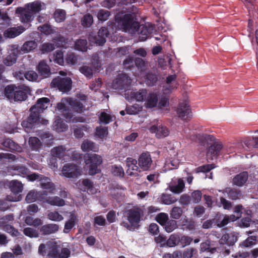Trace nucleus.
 I'll return each instance as SVG.
<instances>
[{"label":"nucleus","mask_w":258,"mask_h":258,"mask_svg":"<svg viewBox=\"0 0 258 258\" xmlns=\"http://www.w3.org/2000/svg\"><path fill=\"white\" fill-rule=\"evenodd\" d=\"M30 92L28 86L11 84L5 87L4 94L10 102H22L27 99Z\"/></svg>","instance_id":"1"},{"label":"nucleus","mask_w":258,"mask_h":258,"mask_svg":"<svg viewBox=\"0 0 258 258\" xmlns=\"http://www.w3.org/2000/svg\"><path fill=\"white\" fill-rule=\"evenodd\" d=\"M114 19L118 28L124 31L139 28V23L135 13H127L121 11L116 13Z\"/></svg>","instance_id":"2"},{"label":"nucleus","mask_w":258,"mask_h":258,"mask_svg":"<svg viewBox=\"0 0 258 258\" xmlns=\"http://www.w3.org/2000/svg\"><path fill=\"white\" fill-rule=\"evenodd\" d=\"M143 215V211L140 208L128 209L125 212L124 217L128 221L129 223L123 221L121 223L120 225L128 230H135L136 229L139 228V223Z\"/></svg>","instance_id":"3"},{"label":"nucleus","mask_w":258,"mask_h":258,"mask_svg":"<svg viewBox=\"0 0 258 258\" xmlns=\"http://www.w3.org/2000/svg\"><path fill=\"white\" fill-rule=\"evenodd\" d=\"M30 113L28 117L23 120L21 123L22 126L28 133L31 132L32 130L37 127L40 123L44 124H46L48 123L47 120L43 119H42V122H40V115L36 111H30Z\"/></svg>","instance_id":"4"},{"label":"nucleus","mask_w":258,"mask_h":258,"mask_svg":"<svg viewBox=\"0 0 258 258\" xmlns=\"http://www.w3.org/2000/svg\"><path fill=\"white\" fill-rule=\"evenodd\" d=\"M84 160L90 175H95L100 172L98 166L102 163L101 156L96 154L87 153L84 156Z\"/></svg>","instance_id":"5"},{"label":"nucleus","mask_w":258,"mask_h":258,"mask_svg":"<svg viewBox=\"0 0 258 258\" xmlns=\"http://www.w3.org/2000/svg\"><path fill=\"white\" fill-rule=\"evenodd\" d=\"M70 254L71 251L69 248H61L56 243H53L48 247L46 258H68Z\"/></svg>","instance_id":"6"},{"label":"nucleus","mask_w":258,"mask_h":258,"mask_svg":"<svg viewBox=\"0 0 258 258\" xmlns=\"http://www.w3.org/2000/svg\"><path fill=\"white\" fill-rule=\"evenodd\" d=\"M192 241V238L190 237L177 233L170 236L168 243L170 247L178 245L184 247L189 245Z\"/></svg>","instance_id":"7"},{"label":"nucleus","mask_w":258,"mask_h":258,"mask_svg":"<svg viewBox=\"0 0 258 258\" xmlns=\"http://www.w3.org/2000/svg\"><path fill=\"white\" fill-rule=\"evenodd\" d=\"M72 81L69 77L62 78L58 76L52 79L50 85L57 88L62 92H67L72 89Z\"/></svg>","instance_id":"8"},{"label":"nucleus","mask_w":258,"mask_h":258,"mask_svg":"<svg viewBox=\"0 0 258 258\" xmlns=\"http://www.w3.org/2000/svg\"><path fill=\"white\" fill-rule=\"evenodd\" d=\"M11 49L8 52L9 54L4 59L3 62L7 66L14 64L20 54V47L18 44L11 45Z\"/></svg>","instance_id":"9"},{"label":"nucleus","mask_w":258,"mask_h":258,"mask_svg":"<svg viewBox=\"0 0 258 258\" xmlns=\"http://www.w3.org/2000/svg\"><path fill=\"white\" fill-rule=\"evenodd\" d=\"M138 165L143 171H146L150 169L152 164L153 160L149 152H143L139 157Z\"/></svg>","instance_id":"10"},{"label":"nucleus","mask_w":258,"mask_h":258,"mask_svg":"<svg viewBox=\"0 0 258 258\" xmlns=\"http://www.w3.org/2000/svg\"><path fill=\"white\" fill-rule=\"evenodd\" d=\"M127 169L126 174L129 176H134L137 177L139 175V172H140V167L137 165L138 161L132 157H127L125 160Z\"/></svg>","instance_id":"11"},{"label":"nucleus","mask_w":258,"mask_h":258,"mask_svg":"<svg viewBox=\"0 0 258 258\" xmlns=\"http://www.w3.org/2000/svg\"><path fill=\"white\" fill-rule=\"evenodd\" d=\"M176 112L178 117L183 120L189 119L192 116L190 106L185 101L179 104Z\"/></svg>","instance_id":"12"},{"label":"nucleus","mask_w":258,"mask_h":258,"mask_svg":"<svg viewBox=\"0 0 258 258\" xmlns=\"http://www.w3.org/2000/svg\"><path fill=\"white\" fill-rule=\"evenodd\" d=\"M148 91L146 89H141L139 91H132L128 92L126 95L128 99H134L138 102H144L147 99Z\"/></svg>","instance_id":"13"},{"label":"nucleus","mask_w":258,"mask_h":258,"mask_svg":"<svg viewBox=\"0 0 258 258\" xmlns=\"http://www.w3.org/2000/svg\"><path fill=\"white\" fill-rule=\"evenodd\" d=\"M50 99L47 97L39 98L37 100L36 104L30 108V111H36L40 115V113L47 108Z\"/></svg>","instance_id":"14"},{"label":"nucleus","mask_w":258,"mask_h":258,"mask_svg":"<svg viewBox=\"0 0 258 258\" xmlns=\"http://www.w3.org/2000/svg\"><path fill=\"white\" fill-rule=\"evenodd\" d=\"M62 172L67 177H76L79 174L78 166L72 163H67L64 165Z\"/></svg>","instance_id":"15"},{"label":"nucleus","mask_w":258,"mask_h":258,"mask_svg":"<svg viewBox=\"0 0 258 258\" xmlns=\"http://www.w3.org/2000/svg\"><path fill=\"white\" fill-rule=\"evenodd\" d=\"M16 13L20 15L21 21L23 23H29L32 21L34 18V15L30 11L25 7H18L16 10Z\"/></svg>","instance_id":"16"},{"label":"nucleus","mask_w":258,"mask_h":258,"mask_svg":"<svg viewBox=\"0 0 258 258\" xmlns=\"http://www.w3.org/2000/svg\"><path fill=\"white\" fill-rule=\"evenodd\" d=\"M149 131L151 133H155L156 136L158 138L166 137L168 136L169 134L168 128L166 126L162 124L152 125L150 127Z\"/></svg>","instance_id":"17"},{"label":"nucleus","mask_w":258,"mask_h":258,"mask_svg":"<svg viewBox=\"0 0 258 258\" xmlns=\"http://www.w3.org/2000/svg\"><path fill=\"white\" fill-rule=\"evenodd\" d=\"M237 238L238 236L235 233H226L224 234L219 239V244L230 247L234 245L237 241Z\"/></svg>","instance_id":"18"},{"label":"nucleus","mask_w":258,"mask_h":258,"mask_svg":"<svg viewBox=\"0 0 258 258\" xmlns=\"http://www.w3.org/2000/svg\"><path fill=\"white\" fill-rule=\"evenodd\" d=\"M81 189L86 191L89 195H94L97 193V189L94 186L93 182L89 179H83L80 183Z\"/></svg>","instance_id":"19"},{"label":"nucleus","mask_w":258,"mask_h":258,"mask_svg":"<svg viewBox=\"0 0 258 258\" xmlns=\"http://www.w3.org/2000/svg\"><path fill=\"white\" fill-rule=\"evenodd\" d=\"M39 230L42 235H49L57 232L59 230V226L56 224H47L42 225Z\"/></svg>","instance_id":"20"},{"label":"nucleus","mask_w":258,"mask_h":258,"mask_svg":"<svg viewBox=\"0 0 258 258\" xmlns=\"http://www.w3.org/2000/svg\"><path fill=\"white\" fill-rule=\"evenodd\" d=\"M67 153V149L62 145L54 147L51 150V156H55L62 160H68L67 158H65L68 156Z\"/></svg>","instance_id":"21"},{"label":"nucleus","mask_w":258,"mask_h":258,"mask_svg":"<svg viewBox=\"0 0 258 258\" xmlns=\"http://www.w3.org/2000/svg\"><path fill=\"white\" fill-rule=\"evenodd\" d=\"M248 174L246 171H243L236 175L232 179V183L237 186H243L247 181Z\"/></svg>","instance_id":"22"},{"label":"nucleus","mask_w":258,"mask_h":258,"mask_svg":"<svg viewBox=\"0 0 258 258\" xmlns=\"http://www.w3.org/2000/svg\"><path fill=\"white\" fill-rule=\"evenodd\" d=\"M39 181L40 186L42 188L49 190L50 193H54V191L55 190V186L49 178L42 175L40 176Z\"/></svg>","instance_id":"23"},{"label":"nucleus","mask_w":258,"mask_h":258,"mask_svg":"<svg viewBox=\"0 0 258 258\" xmlns=\"http://www.w3.org/2000/svg\"><path fill=\"white\" fill-rule=\"evenodd\" d=\"M24 30L25 28L22 26L10 27L5 31L4 35L6 38H13L20 35Z\"/></svg>","instance_id":"24"},{"label":"nucleus","mask_w":258,"mask_h":258,"mask_svg":"<svg viewBox=\"0 0 258 258\" xmlns=\"http://www.w3.org/2000/svg\"><path fill=\"white\" fill-rule=\"evenodd\" d=\"M224 194L227 195V197L231 200H236L242 197L241 190L236 188L227 187L224 190Z\"/></svg>","instance_id":"25"},{"label":"nucleus","mask_w":258,"mask_h":258,"mask_svg":"<svg viewBox=\"0 0 258 258\" xmlns=\"http://www.w3.org/2000/svg\"><path fill=\"white\" fill-rule=\"evenodd\" d=\"M2 145L6 148V150L11 152H19L21 149V147L18 144L9 138L5 139L2 143Z\"/></svg>","instance_id":"26"},{"label":"nucleus","mask_w":258,"mask_h":258,"mask_svg":"<svg viewBox=\"0 0 258 258\" xmlns=\"http://www.w3.org/2000/svg\"><path fill=\"white\" fill-rule=\"evenodd\" d=\"M81 149L84 152L93 151L96 152L99 150V147L95 143L86 140L82 143Z\"/></svg>","instance_id":"27"},{"label":"nucleus","mask_w":258,"mask_h":258,"mask_svg":"<svg viewBox=\"0 0 258 258\" xmlns=\"http://www.w3.org/2000/svg\"><path fill=\"white\" fill-rule=\"evenodd\" d=\"M158 95L155 93L149 92L148 94V97L145 105L146 108H152L156 106L158 103Z\"/></svg>","instance_id":"28"},{"label":"nucleus","mask_w":258,"mask_h":258,"mask_svg":"<svg viewBox=\"0 0 258 258\" xmlns=\"http://www.w3.org/2000/svg\"><path fill=\"white\" fill-rule=\"evenodd\" d=\"M67 102L71 106L72 109L78 112L82 113L84 110V105L79 100L77 99H73L69 98V100H67Z\"/></svg>","instance_id":"29"},{"label":"nucleus","mask_w":258,"mask_h":258,"mask_svg":"<svg viewBox=\"0 0 258 258\" xmlns=\"http://www.w3.org/2000/svg\"><path fill=\"white\" fill-rule=\"evenodd\" d=\"M53 128L57 132H62L66 131L68 128V125L58 116H57L53 123Z\"/></svg>","instance_id":"30"},{"label":"nucleus","mask_w":258,"mask_h":258,"mask_svg":"<svg viewBox=\"0 0 258 258\" xmlns=\"http://www.w3.org/2000/svg\"><path fill=\"white\" fill-rule=\"evenodd\" d=\"M38 73L43 77H47L50 75V70L49 66L44 60L41 61L38 66Z\"/></svg>","instance_id":"31"},{"label":"nucleus","mask_w":258,"mask_h":258,"mask_svg":"<svg viewBox=\"0 0 258 258\" xmlns=\"http://www.w3.org/2000/svg\"><path fill=\"white\" fill-rule=\"evenodd\" d=\"M37 46V43L34 40H30L25 42L20 47V53H27L35 49Z\"/></svg>","instance_id":"32"},{"label":"nucleus","mask_w":258,"mask_h":258,"mask_svg":"<svg viewBox=\"0 0 258 258\" xmlns=\"http://www.w3.org/2000/svg\"><path fill=\"white\" fill-rule=\"evenodd\" d=\"M1 226L3 227V229L6 232L9 233L13 237H17L20 235V233L13 226L7 224L5 222L2 221L1 223Z\"/></svg>","instance_id":"33"},{"label":"nucleus","mask_w":258,"mask_h":258,"mask_svg":"<svg viewBox=\"0 0 258 258\" xmlns=\"http://www.w3.org/2000/svg\"><path fill=\"white\" fill-rule=\"evenodd\" d=\"M10 170L15 171L16 172L15 174H19L22 177L27 176V174L29 173L30 172L29 170L27 168L23 165L13 166L12 167H8V171L9 172Z\"/></svg>","instance_id":"34"},{"label":"nucleus","mask_w":258,"mask_h":258,"mask_svg":"<svg viewBox=\"0 0 258 258\" xmlns=\"http://www.w3.org/2000/svg\"><path fill=\"white\" fill-rule=\"evenodd\" d=\"M65 203L63 199L58 196L49 197L47 200V204L53 206L62 207L65 205Z\"/></svg>","instance_id":"35"},{"label":"nucleus","mask_w":258,"mask_h":258,"mask_svg":"<svg viewBox=\"0 0 258 258\" xmlns=\"http://www.w3.org/2000/svg\"><path fill=\"white\" fill-rule=\"evenodd\" d=\"M140 29V33L142 36H140V40L142 41L145 40L149 35L151 34L152 31V27L147 26L146 25H143L139 26L138 28H137L136 30Z\"/></svg>","instance_id":"36"},{"label":"nucleus","mask_w":258,"mask_h":258,"mask_svg":"<svg viewBox=\"0 0 258 258\" xmlns=\"http://www.w3.org/2000/svg\"><path fill=\"white\" fill-rule=\"evenodd\" d=\"M125 78L127 79L128 76H127L125 74H123L114 79L112 82L113 87L115 89H124L126 84L125 83L124 80H122V79Z\"/></svg>","instance_id":"37"},{"label":"nucleus","mask_w":258,"mask_h":258,"mask_svg":"<svg viewBox=\"0 0 258 258\" xmlns=\"http://www.w3.org/2000/svg\"><path fill=\"white\" fill-rule=\"evenodd\" d=\"M25 7L30 11V12H32L33 15L41 10V4L39 1H35L31 3L27 4L25 5Z\"/></svg>","instance_id":"38"},{"label":"nucleus","mask_w":258,"mask_h":258,"mask_svg":"<svg viewBox=\"0 0 258 258\" xmlns=\"http://www.w3.org/2000/svg\"><path fill=\"white\" fill-rule=\"evenodd\" d=\"M143 109V107L138 104L132 105H127L125 108V112L130 115H136L139 113Z\"/></svg>","instance_id":"39"},{"label":"nucleus","mask_w":258,"mask_h":258,"mask_svg":"<svg viewBox=\"0 0 258 258\" xmlns=\"http://www.w3.org/2000/svg\"><path fill=\"white\" fill-rule=\"evenodd\" d=\"M184 187V181L181 178H179L178 180L177 184L170 186L169 189L173 193L180 194L183 191Z\"/></svg>","instance_id":"40"},{"label":"nucleus","mask_w":258,"mask_h":258,"mask_svg":"<svg viewBox=\"0 0 258 258\" xmlns=\"http://www.w3.org/2000/svg\"><path fill=\"white\" fill-rule=\"evenodd\" d=\"M222 148V144L215 143L210 146L207 154H210L212 157H217Z\"/></svg>","instance_id":"41"},{"label":"nucleus","mask_w":258,"mask_h":258,"mask_svg":"<svg viewBox=\"0 0 258 258\" xmlns=\"http://www.w3.org/2000/svg\"><path fill=\"white\" fill-rule=\"evenodd\" d=\"M77 217L75 214H72L70 219L66 222L63 229V232L68 233L75 225Z\"/></svg>","instance_id":"42"},{"label":"nucleus","mask_w":258,"mask_h":258,"mask_svg":"<svg viewBox=\"0 0 258 258\" xmlns=\"http://www.w3.org/2000/svg\"><path fill=\"white\" fill-rule=\"evenodd\" d=\"M63 115L68 122H82L83 118L82 117H74L73 113H72L68 108L66 111L63 112Z\"/></svg>","instance_id":"43"},{"label":"nucleus","mask_w":258,"mask_h":258,"mask_svg":"<svg viewBox=\"0 0 258 258\" xmlns=\"http://www.w3.org/2000/svg\"><path fill=\"white\" fill-rule=\"evenodd\" d=\"M157 81L158 77L155 74L149 73L145 76V83L149 86H153L155 85Z\"/></svg>","instance_id":"44"},{"label":"nucleus","mask_w":258,"mask_h":258,"mask_svg":"<svg viewBox=\"0 0 258 258\" xmlns=\"http://www.w3.org/2000/svg\"><path fill=\"white\" fill-rule=\"evenodd\" d=\"M29 144L33 151H38L41 146L39 139L35 137H31L29 139Z\"/></svg>","instance_id":"45"},{"label":"nucleus","mask_w":258,"mask_h":258,"mask_svg":"<svg viewBox=\"0 0 258 258\" xmlns=\"http://www.w3.org/2000/svg\"><path fill=\"white\" fill-rule=\"evenodd\" d=\"M10 188L14 193L18 194L22 191L23 187L21 182L17 180H12L10 182Z\"/></svg>","instance_id":"46"},{"label":"nucleus","mask_w":258,"mask_h":258,"mask_svg":"<svg viewBox=\"0 0 258 258\" xmlns=\"http://www.w3.org/2000/svg\"><path fill=\"white\" fill-rule=\"evenodd\" d=\"M163 226L165 231L170 233L172 232L177 227V222L175 220L168 219Z\"/></svg>","instance_id":"47"},{"label":"nucleus","mask_w":258,"mask_h":258,"mask_svg":"<svg viewBox=\"0 0 258 258\" xmlns=\"http://www.w3.org/2000/svg\"><path fill=\"white\" fill-rule=\"evenodd\" d=\"M108 127L97 126L95 128V135L100 139H103L108 135Z\"/></svg>","instance_id":"48"},{"label":"nucleus","mask_w":258,"mask_h":258,"mask_svg":"<svg viewBox=\"0 0 258 258\" xmlns=\"http://www.w3.org/2000/svg\"><path fill=\"white\" fill-rule=\"evenodd\" d=\"M112 121V116L105 112H101L99 116V122L100 124H107Z\"/></svg>","instance_id":"49"},{"label":"nucleus","mask_w":258,"mask_h":258,"mask_svg":"<svg viewBox=\"0 0 258 258\" xmlns=\"http://www.w3.org/2000/svg\"><path fill=\"white\" fill-rule=\"evenodd\" d=\"M68 159H71L73 161L79 162L82 158V154H80L76 151H72L71 149L67 150Z\"/></svg>","instance_id":"50"},{"label":"nucleus","mask_w":258,"mask_h":258,"mask_svg":"<svg viewBox=\"0 0 258 258\" xmlns=\"http://www.w3.org/2000/svg\"><path fill=\"white\" fill-rule=\"evenodd\" d=\"M110 15L111 14L109 11L104 9H100L97 12V17L99 21L104 22L108 20Z\"/></svg>","instance_id":"51"},{"label":"nucleus","mask_w":258,"mask_h":258,"mask_svg":"<svg viewBox=\"0 0 258 258\" xmlns=\"http://www.w3.org/2000/svg\"><path fill=\"white\" fill-rule=\"evenodd\" d=\"M87 41L85 39H79L75 42V49L82 51H86L87 49Z\"/></svg>","instance_id":"52"},{"label":"nucleus","mask_w":258,"mask_h":258,"mask_svg":"<svg viewBox=\"0 0 258 258\" xmlns=\"http://www.w3.org/2000/svg\"><path fill=\"white\" fill-rule=\"evenodd\" d=\"M66 13L64 10L58 9L54 13V18L56 22L60 23L66 19Z\"/></svg>","instance_id":"53"},{"label":"nucleus","mask_w":258,"mask_h":258,"mask_svg":"<svg viewBox=\"0 0 258 258\" xmlns=\"http://www.w3.org/2000/svg\"><path fill=\"white\" fill-rule=\"evenodd\" d=\"M24 234L30 238H37L39 237V233L38 231L32 228L27 227L23 229Z\"/></svg>","instance_id":"54"},{"label":"nucleus","mask_w":258,"mask_h":258,"mask_svg":"<svg viewBox=\"0 0 258 258\" xmlns=\"http://www.w3.org/2000/svg\"><path fill=\"white\" fill-rule=\"evenodd\" d=\"M53 60L59 65H63L64 63L63 52L61 50H56L53 54Z\"/></svg>","instance_id":"55"},{"label":"nucleus","mask_w":258,"mask_h":258,"mask_svg":"<svg viewBox=\"0 0 258 258\" xmlns=\"http://www.w3.org/2000/svg\"><path fill=\"white\" fill-rule=\"evenodd\" d=\"M183 213L182 209L179 207H174L170 211L171 217L174 219H178Z\"/></svg>","instance_id":"56"},{"label":"nucleus","mask_w":258,"mask_h":258,"mask_svg":"<svg viewBox=\"0 0 258 258\" xmlns=\"http://www.w3.org/2000/svg\"><path fill=\"white\" fill-rule=\"evenodd\" d=\"M93 22V16L87 14L84 16L82 19V25L85 27H89L91 26Z\"/></svg>","instance_id":"57"},{"label":"nucleus","mask_w":258,"mask_h":258,"mask_svg":"<svg viewBox=\"0 0 258 258\" xmlns=\"http://www.w3.org/2000/svg\"><path fill=\"white\" fill-rule=\"evenodd\" d=\"M48 218L53 221H60L63 219V216L57 211L50 212L47 214Z\"/></svg>","instance_id":"58"},{"label":"nucleus","mask_w":258,"mask_h":258,"mask_svg":"<svg viewBox=\"0 0 258 258\" xmlns=\"http://www.w3.org/2000/svg\"><path fill=\"white\" fill-rule=\"evenodd\" d=\"M169 219L168 215L167 214L165 213H160L158 214L156 218V221L159 223L161 225L163 226L167 221Z\"/></svg>","instance_id":"59"},{"label":"nucleus","mask_w":258,"mask_h":258,"mask_svg":"<svg viewBox=\"0 0 258 258\" xmlns=\"http://www.w3.org/2000/svg\"><path fill=\"white\" fill-rule=\"evenodd\" d=\"M79 71L88 78H91L93 77V70L90 67L83 66L80 68Z\"/></svg>","instance_id":"60"},{"label":"nucleus","mask_w":258,"mask_h":258,"mask_svg":"<svg viewBox=\"0 0 258 258\" xmlns=\"http://www.w3.org/2000/svg\"><path fill=\"white\" fill-rule=\"evenodd\" d=\"M256 238L254 236H249L246 240L239 244V246L243 247H250L255 244Z\"/></svg>","instance_id":"61"},{"label":"nucleus","mask_w":258,"mask_h":258,"mask_svg":"<svg viewBox=\"0 0 258 258\" xmlns=\"http://www.w3.org/2000/svg\"><path fill=\"white\" fill-rule=\"evenodd\" d=\"M162 203L165 205H170L176 202V200L174 199L170 195L163 194L161 197Z\"/></svg>","instance_id":"62"},{"label":"nucleus","mask_w":258,"mask_h":258,"mask_svg":"<svg viewBox=\"0 0 258 258\" xmlns=\"http://www.w3.org/2000/svg\"><path fill=\"white\" fill-rule=\"evenodd\" d=\"M112 172L114 176L123 177L124 175V170L120 166L114 165L112 167Z\"/></svg>","instance_id":"63"},{"label":"nucleus","mask_w":258,"mask_h":258,"mask_svg":"<svg viewBox=\"0 0 258 258\" xmlns=\"http://www.w3.org/2000/svg\"><path fill=\"white\" fill-rule=\"evenodd\" d=\"M37 191H30L26 197L25 200L28 203H31L37 201Z\"/></svg>","instance_id":"64"}]
</instances>
